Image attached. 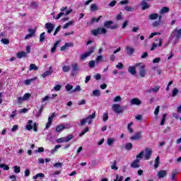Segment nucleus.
I'll use <instances>...</instances> for the list:
<instances>
[{
  "instance_id": "1",
  "label": "nucleus",
  "mask_w": 181,
  "mask_h": 181,
  "mask_svg": "<svg viewBox=\"0 0 181 181\" xmlns=\"http://www.w3.org/2000/svg\"><path fill=\"white\" fill-rule=\"evenodd\" d=\"M60 11H61V13H59L57 16V18H55V19L57 20L60 19V18H62L64 15L65 16L70 15V13L73 12V10L71 8H70L69 10H67V6L61 8ZM64 11H66L64 13Z\"/></svg>"
},
{
  "instance_id": "2",
  "label": "nucleus",
  "mask_w": 181,
  "mask_h": 181,
  "mask_svg": "<svg viewBox=\"0 0 181 181\" xmlns=\"http://www.w3.org/2000/svg\"><path fill=\"white\" fill-rule=\"evenodd\" d=\"M181 37V30L175 29L171 33V35L169 37L170 40H173V39H180Z\"/></svg>"
},
{
  "instance_id": "3",
  "label": "nucleus",
  "mask_w": 181,
  "mask_h": 181,
  "mask_svg": "<svg viewBox=\"0 0 181 181\" xmlns=\"http://www.w3.org/2000/svg\"><path fill=\"white\" fill-rule=\"evenodd\" d=\"M136 66H138L139 67V74L140 77H142V78L145 77V76H146V71H145V64L142 63H139V64H136Z\"/></svg>"
},
{
  "instance_id": "4",
  "label": "nucleus",
  "mask_w": 181,
  "mask_h": 181,
  "mask_svg": "<svg viewBox=\"0 0 181 181\" xmlns=\"http://www.w3.org/2000/svg\"><path fill=\"white\" fill-rule=\"evenodd\" d=\"M107 33V29L104 28H99L96 30H92V35L93 36H98V35H105Z\"/></svg>"
},
{
  "instance_id": "5",
  "label": "nucleus",
  "mask_w": 181,
  "mask_h": 181,
  "mask_svg": "<svg viewBox=\"0 0 181 181\" xmlns=\"http://www.w3.org/2000/svg\"><path fill=\"white\" fill-rule=\"evenodd\" d=\"M112 110L114 112H116V114H121L122 112V107L119 104H113L112 105Z\"/></svg>"
},
{
  "instance_id": "6",
  "label": "nucleus",
  "mask_w": 181,
  "mask_h": 181,
  "mask_svg": "<svg viewBox=\"0 0 181 181\" xmlns=\"http://www.w3.org/2000/svg\"><path fill=\"white\" fill-rule=\"evenodd\" d=\"M131 141H139L142 139V132H138L130 137Z\"/></svg>"
},
{
  "instance_id": "7",
  "label": "nucleus",
  "mask_w": 181,
  "mask_h": 181,
  "mask_svg": "<svg viewBox=\"0 0 181 181\" xmlns=\"http://www.w3.org/2000/svg\"><path fill=\"white\" fill-rule=\"evenodd\" d=\"M144 159L146 160H149L151 157L152 156V149L151 148H146L144 151Z\"/></svg>"
},
{
  "instance_id": "8",
  "label": "nucleus",
  "mask_w": 181,
  "mask_h": 181,
  "mask_svg": "<svg viewBox=\"0 0 181 181\" xmlns=\"http://www.w3.org/2000/svg\"><path fill=\"white\" fill-rule=\"evenodd\" d=\"M159 90H160V86H156L151 88L150 89H148L146 90V93H148L150 94H156L159 91Z\"/></svg>"
},
{
  "instance_id": "9",
  "label": "nucleus",
  "mask_w": 181,
  "mask_h": 181,
  "mask_svg": "<svg viewBox=\"0 0 181 181\" xmlns=\"http://www.w3.org/2000/svg\"><path fill=\"white\" fill-rule=\"evenodd\" d=\"M92 53H94V49H90L89 51L85 52L81 55V60H86L87 57H89Z\"/></svg>"
},
{
  "instance_id": "10",
  "label": "nucleus",
  "mask_w": 181,
  "mask_h": 181,
  "mask_svg": "<svg viewBox=\"0 0 181 181\" xmlns=\"http://www.w3.org/2000/svg\"><path fill=\"white\" fill-rule=\"evenodd\" d=\"M112 23H113L112 21H105L104 23V26L105 28H107V29H117V25H112Z\"/></svg>"
},
{
  "instance_id": "11",
  "label": "nucleus",
  "mask_w": 181,
  "mask_h": 181,
  "mask_svg": "<svg viewBox=\"0 0 181 181\" xmlns=\"http://www.w3.org/2000/svg\"><path fill=\"white\" fill-rule=\"evenodd\" d=\"M136 67H139V66H129L128 68V71L132 74V76H135L136 74Z\"/></svg>"
},
{
  "instance_id": "12",
  "label": "nucleus",
  "mask_w": 181,
  "mask_h": 181,
  "mask_svg": "<svg viewBox=\"0 0 181 181\" xmlns=\"http://www.w3.org/2000/svg\"><path fill=\"white\" fill-rule=\"evenodd\" d=\"M95 118V112H93L92 115H88L86 119V122H88V125H91L93 120Z\"/></svg>"
},
{
  "instance_id": "13",
  "label": "nucleus",
  "mask_w": 181,
  "mask_h": 181,
  "mask_svg": "<svg viewBox=\"0 0 181 181\" xmlns=\"http://www.w3.org/2000/svg\"><path fill=\"white\" fill-rule=\"evenodd\" d=\"M130 104L131 105H141V104H142V101L139 98H134L130 100Z\"/></svg>"
},
{
  "instance_id": "14",
  "label": "nucleus",
  "mask_w": 181,
  "mask_h": 181,
  "mask_svg": "<svg viewBox=\"0 0 181 181\" xmlns=\"http://www.w3.org/2000/svg\"><path fill=\"white\" fill-rule=\"evenodd\" d=\"M45 26L47 29V33H52V30L54 29V24L52 23H47Z\"/></svg>"
},
{
  "instance_id": "15",
  "label": "nucleus",
  "mask_w": 181,
  "mask_h": 181,
  "mask_svg": "<svg viewBox=\"0 0 181 181\" xmlns=\"http://www.w3.org/2000/svg\"><path fill=\"white\" fill-rule=\"evenodd\" d=\"M167 175H168V171L165 170H161L158 173L157 176L159 179H163V177H166Z\"/></svg>"
},
{
  "instance_id": "16",
  "label": "nucleus",
  "mask_w": 181,
  "mask_h": 181,
  "mask_svg": "<svg viewBox=\"0 0 181 181\" xmlns=\"http://www.w3.org/2000/svg\"><path fill=\"white\" fill-rule=\"evenodd\" d=\"M74 46V44L73 42H66L64 46H62L60 47L61 52H64L67 47H73Z\"/></svg>"
},
{
  "instance_id": "17",
  "label": "nucleus",
  "mask_w": 181,
  "mask_h": 181,
  "mask_svg": "<svg viewBox=\"0 0 181 181\" xmlns=\"http://www.w3.org/2000/svg\"><path fill=\"white\" fill-rule=\"evenodd\" d=\"M163 42V40L162 38H160L158 40V43H153L152 45V47L151 49V51L155 50L156 49V47L158 46V47H160L162 46V42Z\"/></svg>"
},
{
  "instance_id": "18",
  "label": "nucleus",
  "mask_w": 181,
  "mask_h": 181,
  "mask_svg": "<svg viewBox=\"0 0 181 181\" xmlns=\"http://www.w3.org/2000/svg\"><path fill=\"white\" fill-rule=\"evenodd\" d=\"M52 74H53V69H52V66H50L49 68V71H45L42 74V76L43 77V78H45V77H47V76H52Z\"/></svg>"
},
{
  "instance_id": "19",
  "label": "nucleus",
  "mask_w": 181,
  "mask_h": 181,
  "mask_svg": "<svg viewBox=\"0 0 181 181\" xmlns=\"http://www.w3.org/2000/svg\"><path fill=\"white\" fill-rule=\"evenodd\" d=\"M53 118H54V113H52V115H51V117H49L48 118V122L46 124V129H49L50 128V125H52V122H53Z\"/></svg>"
},
{
  "instance_id": "20",
  "label": "nucleus",
  "mask_w": 181,
  "mask_h": 181,
  "mask_svg": "<svg viewBox=\"0 0 181 181\" xmlns=\"http://www.w3.org/2000/svg\"><path fill=\"white\" fill-rule=\"evenodd\" d=\"M25 129H28V131H30L31 129H33V121L28 120L25 126Z\"/></svg>"
},
{
  "instance_id": "21",
  "label": "nucleus",
  "mask_w": 181,
  "mask_h": 181,
  "mask_svg": "<svg viewBox=\"0 0 181 181\" xmlns=\"http://www.w3.org/2000/svg\"><path fill=\"white\" fill-rule=\"evenodd\" d=\"M170 11V8H169V7H163L160 10V15H165V13H169Z\"/></svg>"
},
{
  "instance_id": "22",
  "label": "nucleus",
  "mask_w": 181,
  "mask_h": 181,
  "mask_svg": "<svg viewBox=\"0 0 181 181\" xmlns=\"http://www.w3.org/2000/svg\"><path fill=\"white\" fill-rule=\"evenodd\" d=\"M179 174V172H177V170H175L172 172L171 173V177L170 179L173 181L176 180V176H177V175Z\"/></svg>"
},
{
  "instance_id": "23",
  "label": "nucleus",
  "mask_w": 181,
  "mask_h": 181,
  "mask_svg": "<svg viewBox=\"0 0 181 181\" xmlns=\"http://www.w3.org/2000/svg\"><path fill=\"white\" fill-rule=\"evenodd\" d=\"M71 67H72V71L74 73H76V71H79L80 70V66H78V64H73L71 65Z\"/></svg>"
},
{
  "instance_id": "24",
  "label": "nucleus",
  "mask_w": 181,
  "mask_h": 181,
  "mask_svg": "<svg viewBox=\"0 0 181 181\" xmlns=\"http://www.w3.org/2000/svg\"><path fill=\"white\" fill-rule=\"evenodd\" d=\"M26 52H19L17 53L16 56L18 59H22L23 57H26Z\"/></svg>"
},
{
  "instance_id": "25",
  "label": "nucleus",
  "mask_w": 181,
  "mask_h": 181,
  "mask_svg": "<svg viewBox=\"0 0 181 181\" xmlns=\"http://www.w3.org/2000/svg\"><path fill=\"white\" fill-rule=\"evenodd\" d=\"M59 43H60V40L57 41L54 46L51 48V53H54L56 52V49H57V46H59Z\"/></svg>"
},
{
  "instance_id": "26",
  "label": "nucleus",
  "mask_w": 181,
  "mask_h": 181,
  "mask_svg": "<svg viewBox=\"0 0 181 181\" xmlns=\"http://www.w3.org/2000/svg\"><path fill=\"white\" fill-rule=\"evenodd\" d=\"M160 162V158H159V156H157L155 162H154V168L155 169H158V168L159 167V163Z\"/></svg>"
},
{
  "instance_id": "27",
  "label": "nucleus",
  "mask_w": 181,
  "mask_h": 181,
  "mask_svg": "<svg viewBox=\"0 0 181 181\" xmlns=\"http://www.w3.org/2000/svg\"><path fill=\"white\" fill-rule=\"evenodd\" d=\"M139 160H135L133 163L131 164V168H139Z\"/></svg>"
},
{
  "instance_id": "28",
  "label": "nucleus",
  "mask_w": 181,
  "mask_h": 181,
  "mask_svg": "<svg viewBox=\"0 0 181 181\" xmlns=\"http://www.w3.org/2000/svg\"><path fill=\"white\" fill-rule=\"evenodd\" d=\"M32 70H34L35 71H37L39 70V68L36 66L35 64H30V69L29 71H32Z\"/></svg>"
},
{
  "instance_id": "29",
  "label": "nucleus",
  "mask_w": 181,
  "mask_h": 181,
  "mask_svg": "<svg viewBox=\"0 0 181 181\" xmlns=\"http://www.w3.org/2000/svg\"><path fill=\"white\" fill-rule=\"evenodd\" d=\"M66 90L68 91V93H71L73 91V85L71 84H66L65 86Z\"/></svg>"
},
{
  "instance_id": "30",
  "label": "nucleus",
  "mask_w": 181,
  "mask_h": 181,
  "mask_svg": "<svg viewBox=\"0 0 181 181\" xmlns=\"http://www.w3.org/2000/svg\"><path fill=\"white\" fill-rule=\"evenodd\" d=\"M126 50L129 54H133L134 52H135V49L131 47H127Z\"/></svg>"
},
{
  "instance_id": "31",
  "label": "nucleus",
  "mask_w": 181,
  "mask_h": 181,
  "mask_svg": "<svg viewBox=\"0 0 181 181\" xmlns=\"http://www.w3.org/2000/svg\"><path fill=\"white\" fill-rule=\"evenodd\" d=\"M145 152L143 151H141L136 157V160H141V159H142V158H144V155Z\"/></svg>"
},
{
  "instance_id": "32",
  "label": "nucleus",
  "mask_w": 181,
  "mask_h": 181,
  "mask_svg": "<svg viewBox=\"0 0 181 181\" xmlns=\"http://www.w3.org/2000/svg\"><path fill=\"white\" fill-rule=\"evenodd\" d=\"M82 89H81V86H76L75 87V88H74L72 90H71V93H80V91H81Z\"/></svg>"
},
{
  "instance_id": "33",
  "label": "nucleus",
  "mask_w": 181,
  "mask_h": 181,
  "mask_svg": "<svg viewBox=\"0 0 181 181\" xmlns=\"http://www.w3.org/2000/svg\"><path fill=\"white\" fill-rule=\"evenodd\" d=\"M74 24V21L71 20L64 25V29H67L69 26H71V25Z\"/></svg>"
},
{
  "instance_id": "34",
  "label": "nucleus",
  "mask_w": 181,
  "mask_h": 181,
  "mask_svg": "<svg viewBox=\"0 0 181 181\" xmlns=\"http://www.w3.org/2000/svg\"><path fill=\"white\" fill-rule=\"evenodd\" d=\"M64 130V126L63 124H59L56 127L57 132H62V131Z\"/></svg>"
},
{
  "instance_id": "35",
  "label": "nucleus",
  "mask_w": 181,
  "mask_h": 181,
  "mask_svg": "<svg viewBox=\"0 0 181 181\" xmlns=\"http://www.w3.org/2000/svg\"><path fill=\"white\" fill-rule=\"evenodd\" d=\"M35 80H36V78L32 79H27L24 81V84H25V86H30V84H31L33 81H35Z\"/></svg>"
},
{
  "instance_id": "36",
  "label": "nucleus",
  "mask_w": 181,
  "mask_h": 181,
  "mask_svg": "<svg viewBox=\"0 0 181 181\" xmlns=\"http://www.w3.org/2000/svg\"><path fill=\"white\" fill-rule=\"evenodd\" d=\"M70 69L71 67L69 65H64L62 66V70L64 73H67L68 71H70Z\"/></svg>"
},
{
  "instance_id": "37",
  "label": "nucleus",
  "mask_w": 181,
  "mask_h": 181,
  "mask_svg": "<svg viewBox=\"0 0 181 181\" xmlns=\"http://www.w3.org/2000/svg\"><path fill=\"white\" fill-rule=\"evenodd\" d=\"M38 177H45V174H43V173H38V174L35 175V176H33V179L34 180H37V179Z\"/></svg>"
},
{
  "instance_id": "38",
  "label": "nucleus",
  "mask_w": 181,
  "mask_h": 181,
  "mask_svg": "<svg viewBox=\"0 0 181 181\" xmlns=\"http://www.w3.org/2000/svg\"><path fill=\"white\" fill-rule=\"evenodd\" d=\"M114 142H115V140L112 138H108L107 139V144L108 146H111V145H112V144H114Z\"/></svg>"
},
{
  "instance_id": "39",
  "label": "nucleus",
  "mask_w": 181,
  "mask_h": 181,
  "mask_svg": "<svg viewBox=\"0 0 181 181\" xmlns=\"http://www.w3.org/2000/svg\"><path fill=\"white\" fill-rule=\"evenodd\" d=\"M166 117H168V115L166 113L163 115L161 122H160V125H165V122L166 121Z\"/></svg>"
},
{
  "instance_id": "40",
  "label": "nucleus",
  "mask_w": 181,
  "mask_h": 181,
  "mask_svg": "<svg viewBox=\"0 0 181 181\" xmlns=\"http://www.w3.org/2000/svg\"><path fill=\"white\" fill-rule=\"evenodd\" d=\"M112 170H118V167L117 166V161H114L110 166Z\"/></svg>"
},
{
  "instance_id": "41",
  "label": "nucleus",
  "mask_w": 181,
  "mask_h": 181,
  "mask_svg": "<svg viewBox=\"0 0 181 181\" xmlns=\"http://www.w3.org/2000/svg\"><path fill=\"white\" fill-rule=\"evenodd\" d=\"M45 35H46V33H42L40 35V42L42 43L43 42H45V39L46 38V37L45 36Z\"/></svg>"
},
{
  "instance_id": "42",
  "label": "nucleus",
  "mask_w": 181,
  "mask_h": 181,
  "mask_svg": "<svg viewBox=\"0 0 181 181\" xmlns=\"http://www.w3.org/2000/svg\"><path fill=\"white\" fill-rule=\"evenodd\" d=\"M100 95L101 92H100V90H95L93 91V97H100Z\"/></svg>"
},
{
  "instance_id": "43",
  "label": "nucleus",
  "mask_w": 181,
  "mask_h": 181,
  "mask_svg": "<svg viewBox=\"0 0 181 181\" xmlns=\"http://www.w3.org/2000/svg\"><path fill=\"white\" fill-rule=\"evenodd\" d=\"M114 103H121V101H122V98H121L120 95H117L116 97H115V98L113 99Z\"/></svg>"
},
{
  "instance_id": "44",
  "label": "nucleus",
  "mask_w": 181,
  "mask_h": 181,
  "mask_svg": "<svg viewBox=\"0 0 181 181\" xmlns=\"http://www.w3.org/2000/svg\"><path fill=\"white\" fill-rule=\"evenodd\" d=\"M103 121L104 122H107V121H108V113L107 112H104L103 115Z\"/></svg>"
},
{
  "instance_id": "45",
  "label": "nucleus",
  "mask_w": 181,
  "mask_h": 181,
  "mask_svg": "<svg viewBox=\"0 0 181 181\" xmlns=\"http://www.w3.org/2000/svg\"><path fill=\"white\" fill-rule=\"evenodd\" d=\"M87 119L86 118H83L81 120L80 124H78L79 127H84L86 124H87Z\"/></svg>"
},
{
  "instance_id": "46",
  "label": "nucleus",
  "mask_w": 181,
  "mask_h": 181,
  "mask_svg": "<svg viewBox=\"0 0 181 181\" xmlns=\"http://www.w3.org/2000/svg\"><path fill=\"white\" fill-rule=\"evenodd\" d=\"M134 123L131 122L127 125V129L130 134H132L134 132V129H132V125Z\"/></svg>"
},
{
  "instance_id": "47",
  "label": "nucleus",
  "mask_w": 181,
  "mask_h": 181,
  "mask_svg": "<svg viewBox=\"0 0 181 181\" xmlns=\"http://www.w3.org/2000/svg\"><path fill=\"white\" fill-rule=\"evenodd\" d=\"M0 168L4 169V170H9V166H8L6 164L0 163Z\"/></svg>"
},
{
  "instance_id": "48",
  "label": "nucleus",
  "mask_w": 181,
  "mask_h": 181,
  "mask_svg": "<svg viewBox=\"0 0 181 181\" xmlns=\"http://www.w3.org/2000/svg\"><path fill=\"white\" fill-rule=\"evenodd\" d=\"M125 148L127 151H131V149H132V143H127L125 144Z\"/></svg>"
},
{
  "instance_id": "49",
  "label": "nucleus",
  "mask_w": 181,
  "mask_h": 181,
  "mask_svg": "<svg viewBox=\"0 0 181 181\" xmlns=\"http://www.w3.org/2000/svg\"><path fill=\"white\" fill-rule=\"evenodd\" d=\"M30 93H25L24 95L23 96V100H24L25 101H28V100H29V98H30Z\"/></svg>"
},
{
  "instance_id": "50",
  "label": "nucleus",
  "mask_w": 181,
  "mask_h": 181,
  "mask_svg": "<svg viewBox=\"0 0 181 181\" xmlns=\"http://www.w3.org/2000/svg\"><path fill=\"white\" fill-rule=\"evenodd\" d=\"M57 144H63V142H66V137H62L57 139Z\"/></svg>"
},
{
  "instance_id": "51",
  "label": "nucleus",
  "mask_w": 181,
  "mask_h": 181,
  "mask_svg": "<svg viewBox=\"0 0 181 181\" xmlns=\"http://www.w3.org/2000/svg\"><path fill=\"white\" fill-rule=\"evenodd\" d=\"M74 138V136L73 134L69 135L67 136H65V141L66 142H69V141H71Z\"/></svg>"
},
{
  "instance_id": "52",
  "label": "nucleus",
  "mask_w": 181,
  "mask_h": 181,
  "mask_svg": "<svg viewBox=\"0 0 181 181\" xmlns=\"http://www.w3.org/2000/svg\"><path fill=\"white\" fill-rule=\"evenodd\" d=\"M15 173H21V167L16 165L13 167Z\"/></svg>"
},
{
  "instance_id": "53",
  "label": "nucleus",
  "mask_w": 181,
  "mask_h": 181,
  "mask_svg": "<svg viewBox=\"0 0 181 181\" xmlns=\"http://www.w3.org/2000/svg\"><path fill=\"white\" fill-rule=\"evenodd\" d=\"M179 94V90L177 88H174L172 93L173 97H176Z\"/></svg>"
},
{
  "instance_id": "54",
  "label": "nucleus",
  "mask_w": 181,
  "mask_h": 181,
  "mask_svg": "<svg viewBox=\"0 0 181 181\" xmlns=\"http://www.w3.org/2000/svg\"><path fill=\"white\" fill-rule=\"evenodd\" d=\"M158 13H153L150 15L149 18L151 20H155V19H158Z\"/></svg>"
},
{
  "instance_id": "55",
  "label": "nucleus",
  "mask_w": 181,
  "mask_h": 181,
  "mask_svg": "<svg viewBox=\"0 0 181 181\" xmlns=\"http://www.w3.org/2000/svg\"><path fill=\"white\" fill-rule=\"evenodd\" d=\"M149 4H148V3L146 2H143L142 3V9L145 10V9H148V8H149Z\"/></svg>"
},
{
  "instance_id": "56",
  "label": "nucleus",
  "mask_w": 181,
  "mask_h": 181,
  "mask_svg": "<svg viewBox=\"0 0 181 181\" xmlns=\"http://www.w3.org/2000/svg\"><path fill=\"white\" fill-rule=\"evenodd\" d=\"M90 9L93 11H98V7L97 6V4H92L90 6Z\"/></svg>"
},
{
  "instance_id": "57",
  "label": "nucleus",
  "mask_w": 181,
  "mask_h": 181,
  "mask_svg": "<svg viewBox=\"0 0 181 181\" xmlns=\"http://www.w3.org/2000/svg\"><path fill=\"white\" fill-rule=\"evenodd\" d=\"M54 168H56V169H59V168H62V166H63V163H57L53 165Z\"/></svg>"
},
{
  "instance_id": "58",
  "label": "nucleus",
  "mask_w": 181,
  "mask_h": 181,
  "mask_svg": "<svg viewBox=\"0 0 181 181\" xmlns=\"http://www.w3.org/2000/svg\"><path fill=\"white\" fill-rule=\"evenodd\" d=\"M101 18H103V16H100L98 18H93L91 19L90 22L91 23H94V22H98V21H100Z\"/></svg>"
},
{
  "instance_id": "59",
  "label": "nucleus",
  "mask_w": 181,
  "mask_h": 181,
  "mask_svg": "<svg viewBox=\"0 0 181 181\" xmlns=\"http://www.w3.org/2000/svg\"><path fill=\"white\" fill-rule=\"evenodd\" d=\"M1 42L4 44V45H8L9 43V40L6 39V38H2Z\"/></svg>"
},
{
  "instance_id": "60",
  "label": "nucleus",
  "mask_w": 181,
  "mask_h": 181,
  "mask_svg": "<svg viewBox=\"0 0 181 181\" xmlns=\"http://www.w3.org/2000/svg\"><path fill=\"white\" fill-rule=\"evenodd\" d=\"M64 127V129H70V128H71V124H62Z\"/></svg>"
},
{
  "instance_id": "61",
  "label": "nucleus",
  "mask_w": 181,
  "mask_h": 181,
  "mask_svg": "<svg viewBox=\"0 0 181 181\" xmlns=\"http://www.w3.org/2000/svg\"><path fill=\"white\" fill-rule=\"evenodd\" d=\"M62 88V85H56L54 87V91H60V89Z\"/></svg>"
},
{
  "instance_id": "62",
  "label": "nucleus",
  "mask_w": 181,
  "mask_h": 181,
  "mask_svg": "<svg viewBox=\"0 0 181 181\" xmlns=\"http://www.w3.org/2000/svg\"><path fill=\"white\" fill-rule=\"evenodd\" d=\"M124 9L127 12H132L134 11V8L129 7L128 6H125Z\"/></svg>"
},
{
  "instance_id": "63",
  "label": "nucleus",
  "mask_w": 181,
  "mask_h": 181,
  "mask_svg": "<svg viewBox=\"0 0 181 181\" xmlns=\"http://www.w3.org/2000/svg\"><path fill=\"white\" fill-rule=\"evenodd\" d=\"M95 61L92 60L89 62V67L93 68V67H95Z\"/></svg>"
},
{
  "instance_id": "64",
  "label": "nucleus",
  "mask_w": 181,
  "mask_h": 181,
  "mask_svg": "<svg viewBox=\"0 0 181 181\" xmlns=\"http://www.w3.org/2000/svg\"><path fill=\"white\" fill-rule=\"evenodd\" d=\"M159 62H160V57L155 58V59L153 60V64H156V63H159Z\"/></svg>"
}]
</instances>
